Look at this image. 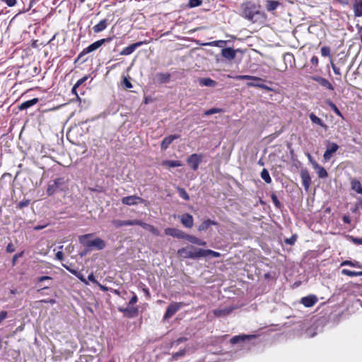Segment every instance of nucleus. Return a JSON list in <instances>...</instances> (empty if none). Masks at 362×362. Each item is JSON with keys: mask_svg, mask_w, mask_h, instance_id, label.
<instances>
[{"mask_svg": "<svg viewBox=\"0 0 362 362\" xmlns=\"http://www.w3.org/2000/svg\"><path fill=\"white\" fill-rule=\"evenodd\" d=\"M241 16L252 23H257L265 18V14L260 10V6L252 2L241 5Z\"/></svg>", "mask_w": 362, "mask_h": 362, "instance_id": "f257e3e1", "label": "nucleus"}, {"mask_svg": "<svg viewBox=\"0 0 362 362\" xmlns=\"http://www.w3.org/2000/svg\"><path fill=\"white\" fill-rule=\"evenodd\" d=\"M93 235L92 233H88L79 236L78 240L80 243L82 244L84 247L90 250L96 249L98 250H101L104 249L106 246V243L103 239L97 238L94 240H88V238Z\"/></svg>", "mask_w": 362, "mask_h": 362, "instance_id": "f03ea898", "label": "nucleus"}, {"mask_svg": "<svg viewBox=\"0 0 362 362\" xmlns=\"http://www.w3.org/2000/svg\"><path fill=\"white\" fill-rule=\"evenodd\" d=\"M180 257L185 259H199L203 257L202 248H197L194 246H188L180 249L177 251Z\"/></svg>", "mask_w": 362, "mask_h": 362, "instance_id": "7ed1b4c3", "label": "nucleus"}, {"mask_svg": "<svg viewBox=\"0 0 362 362\" xmlns=\"http://www.w3.org/2000/svg\"><path fill=\"white\" fill-rule=\"evenodd\" d=\"M338 149L339 146L336 143L327 141V148L323 155L324 160L326 161L329 160L333 153H334Z\"/></svg>", "mask_w": 362, "mask_h": 362, "instance_id": "20e7f679", "label": "nucleus"}, {"mask_svg": "<svg viewBox=\"0 0 362 362\" xmlns=\"http://www.w3.org/2000/svg\"><path fill=\"white\" fill-rule=\"evenodd\" d=\"M111 40V38L107 39H101L100 40H98L91 45H90L88 47H87L86 49L83 50V52L81 53V55L85 54L91 52H93L98 49L100 47H101L105 42H110Z\"/></svg>", "mask_w": 362, "mask_h": 362, "instance_id": "39448f33", "label": "nucleus"}, {"mask_svg": "<svg viewBox=\"0 0 362 362\" xmlns=\"http://www.w3.org/2000/svg\"><path fill=\"white\" fill-rule=\"evenodd\" d=\"M144 202L142 198L136 195L124 197L122 199V203L128 206L136 205L139 203H144Z\"/></svg>", "mask_w": 362, "mask_h": 362, "instance_id": "423d86ee", "label": "nucleus"}, {"mask_svg": "<svg viewBox=\"0 0 362 362\" xmlns=\"http://www.w3.org/2000/svg\"><path fill=\"white\" fill-rule=\"evenodd\" d=\"M182 303H171L166 310V312L164 315V319H169L173 315L175 314V313L179 310V309L181 308Z\"/></svg>", "mask_w": 362, "mask_h": 362, "instance_id": "0eeeda50", "label": "nucleus"}, {"mask_svg": "<svg viewBox=\"0 0 362 362\" xmlns=\"http://www.w3.org/2000/svg\"><path fill=\"white\" fill-rule=\"evenodd\" d=\"M165 233L167 235H170L173 237L182 239H185V236L186 235V233H184L183 231L174 228H167L166 229H165Z\"/></svg>", "mask_w": 362, "mask_h": 362, "instance_id": "6e6552de", "label": "nucleus"}, {"mask_svg": "<svg viewBox=\"0 0 362 362\" xmlns=\"http://www.w3.org/2000/svg\"><path fill=\"white\" fill-rule=\"evenodd\" d=\"M300 177L305 189L308 191L311 182V178L308 171L307 170H302L300 171Z\"/></svg>", "mask_w": 362, "mask_h": 362, "instance_id": "1a4fd4ad", "label": "nucleus"}, {"mask_svg": "<svg viewBox=\"0 0 362 362\" xmlns=\"http://www.w3.org/2000/svg\"><path fill=\"white\" fill-rule=\"evenodd\" d=\"M200 161H201V157L196 153L191 155L187 158L188 164L192 167V168L194 170H197L198 169Z\"/></svg>", "mask_w": 362, "mask_h": 362, "instance_id": "9d476101", "label": "nucleus"}, {"mask_svg": "<svg viewBox=\"0 0 362 362\" xmlns=\"http://www.w3.org/2000/svg\"><path fill=\"white\" fill-rule=\"evenodd\" d=\"M314 81H317L320 86L322 87L333 90L334 86L332 85V83L326 78H322L321 76H313L312 78Z\"/></svg>", "mask_w": 362, "mask_h": 362, "instance_id": "9b49d317", "label": "nucleus"}, {"mask_svg": "<svg viewBox=\"0 0 362 362\" xmlns=\"http://www.w3.org/2000/svg\"><path fill=\"white\" fill-rule=\"evenodd\" d=\"M142 44H143L142 42H136V43L132 44L129 46L126 47L125 48H124L121 51L120 54L121 55H129L132 53H133L135 51V49L137 47H139V46H141Z\"/></svg>", "mask_w": 362, "mask_h": 362, "instance_id": "f8f14e48", "label": "nucleus"}, {"mask_svg": "<svg viewBox=\"0 0 362 362\" xmlns=\"http://www.w3.org/2000/svg\"><path fill=\"white\" fill-rule=\"evenodd\" d=\"M182 223L187 228H192L193 226L194 220L192 215L189 214H185L180 217Z\"/></svg>", "mask_w": 362, "mask_h": 362, "instance_id": "ddd939ff", "label": "nucleus"}, {"mask_svg": "<svg viewBox=\"0 0 362 362\" xmlns=\"http://www.w3.org/2000/svg\"><path fill=\"white\" fill-rule=\"evenodd\" d=\"M317 301L315 296H308L301 298V303L307 308L313 306Z\"/></svg>", "mask_w": 362, "mask_h": 362, "instance_id": "4468645a", "label": "nucleus"}, {"mask_svg": "<svg viewBox=\"0 0 362 362\" xmlns=\"http://www.w3.org/2000/svg\"><path fill=\"white\" fill-rule=\"evenodd\" d=\"M108 25V21L107 19H103L100 21L98 24L93 27V30L95 33H100L105 30Z\"/></svg>", "mask_w": 362, "mask_h": 362, "instance_id": "2eb2a0df", "label": "nucleus"}, {"mask_svg": "<svg viewBox=\"0 0 362 362\" xmlns=\"http://www.w3.org/2000/svg\"><path fill=\"white\" fill-rule=\"evenodd\" d=\"M233 308L227 307L221 309H216L213 311V313L216 317H225L229 315L233 311Z\"/></svg>", "mask_w": 362, "mask_h": 362, "instance_id": "dca6fc26", "label": "nucleus"}, {"mask_svg": "<svg viewBox=\"0 0 362 362\" xmlns=\"http://www.w3.org/2000/svg\"><path fill=\"white\" fill-rule=\"evenodd\" d=\"M221 54L227 59L231 60L235 57V52L233 48L227 47L221 50Z\"/></svg>", "mask_w": 362, "mask_h": 362, "instance_id": "f3484780", "label": "nucleus"}, {"mask_svg": "<svg viewBox=\"0 0 362 362\" xmlns=\"http://www.w3.org/2000/svg\"><path fill=\"white\" fill-rule=\"evenodd\" d=\"M179 137L178 135H170L165 137L161 143V148L165 150L168 148L169 145L176 139Z\"/></svg>", "mask_w": 362, "mask_h": 362, "instance_id": "a211bd4d", "label": "nucleus"}, {"mask_svg": "<svg viewBox=\"0 0 362 362\" xmlns=\"http://www.w3.org/2000/svg\"><path fill=\"white\" fill-rule=\"evenodd\" d=\"M38 101H39L38 98H33L31 100H29L22 103L19 105L18 108L21 110H26V109L35 105V104H37L38 103Z\"/></svg>", "mask_w": 362, "mask_h": 362, "instance_id": "6ab92c4d", "label": "nucleus"}, {"mask_svg": "<svg viewBox=\"0 0 362 362\" xmlns=\"http://www.w3.org/2000/svg\"><path fill=\"white\" fill-rule=\"evenodd\" d=\"M185 239H186L187 240H188L191 243L196 244V245H198L204 246V245H206V242L205 241H203L201 239H199V238H197L195 236L191 235L186 234L185 236Z\"/></svg>", "mask_w": 362, "mask_h": 362, "instance_id": "aec40b11", "label": "nucleus"}, {"mask_svg": "<svg viewBox=\"0 0 362 362\" xmlns=\"http://www.w3.org/2000/svg\"><path fill=\"white\" fill-rule=\"evenodd\" d=\"M353 8L356 17H361L362 16V2L359 0H356Z\"/></svg>", "mask_w": 362, "mask_h": 362, "instance_id": "412c9836", "label": "nucleus"}, {"mask_svg": "<svg viewBox=\"0 0 362 362\" xmlns=\"http://www.w3.org/2000/svg\"><path fill=\"white\" fill-rule=\"evenodd\" d=\"M279 2L275 0H267L265 7L268 11H273L279 6Z\"/></svg>", "mask_w": 362, "mask_h": 362, "instance_id": "4be33fe9", "label": "nucleus"}, {"mask_svg": "<svg viewBox=\"0 0 362 362\" xmlns=\"http://www.w3.org/2000/svg\"><path fill=\"white\" fill-rule=\"evenodd\" d=\"M161 165L167 168L180 167L182 163L179 160H165L162 161Z\"/></svg>", "mask_w": 362, "mask_h": 362, "instance_id": "5701e85b", "label": "nucleus"}, {"mask_svg": "<svg viewBox=\"0 0 362 362\" xmlns=\"http://www.w3.org/2000/svg\"><path fill=\"white\" fill-rule=\"evenodd\" d=\"M351 189L353 190H354L358 194H362V186H361V182L358 180H357L356 179H353L351 181Z\"/></svg>", "mask_w": 362, "mask_h": 362, "instance_id": "b1692460", "label": "nucleus"}, {"mask_svg": "<svg viewBox=\"0 0 362 362\" xmlns=\"http://www.w3.org/2000/svg\"><path fill=\"white\" fill-rule=\"evenodd\" d=\"M235 79L237 80H250V81H263V80L261 78L253 76H249V75H238L234 77Z\"/></svg>", "mask_w": 362, "mask_h": 362, "instance_id": "393cba45", "label": "nucleus"}, {"mask_svg": "<svg viewBox=\"0 0 362 362\" xmlns=\"http://www.w3.org/2000/svg\"><path fill=\"white\" fill-rule=\"evenodd\" d=\"M118 310H119V311L123 313L124 314L129 315H131V316L136 315L137 312H138L137 308H131V307H127V308H119Z\"/></svg>", "mask_w": 362, "mask_h": 362, "instance_id": "a878e982", "label": "nucleus"}, {"mask_svg": "<svg viewBox=\"0 0 362 362\" xmlns=\"http://www.w3.org/2000/svg\"><path fill=\"white\" fill-rule=\"evenodd\" d=\"M254 337H255L254 335H245V334L235 336L233 338H231L230 342L232 344H235L240 341H244L247 339L253 338Z\"/></svg>", "mask_w": 362, "mask_h": 362, "instance_id": "bb28decb", "label": "nucleus"}, {"mask_svg": "<svg viewBox=\"0 0 362 362\" xmlns=\"http://www.w3.org/2000/svg\"><path fill=\"white\" fill-rule=\"evenodd\" d=\"M216 223L211 221V220H206L203 221L200 226L198 228L199 231H205L206 230L211 226L216 225Z\"/></svg>", "mask_w": 362, "mask_h": 362, "instance_id": "cd10ccee", "label": "nucleus"}, {"mask_svg": "<svg viewBox=\"0 0 362 362\" xmlns=\"http://www.w3.org/2000/svg\"><path fill=\"white\" fill-rule=\"evenodd\" d=\"M199 83L202 86L214 87L216 86V82L209 78H204L200 79Z\"/></svg>", "mask_w": 362, "mask_h": 362, "instance_id": "c85d7f7f", "label": "nucleus"}, {"mask_svg": "<svg viewBox=\"0 0 362 362\" xmlns=\"http://www.w3.org/2000/svg\"><path fill=\"white\" fill-rule=\"evenodd\" d=\"M112 224L116 228H119V227L126 226H132V220H127V221L114 220L112 221Z\"/></svg>", "mask_w": 362, "mask_h": 362, "instance_id": "c756f323", "label": "nucleus"}, {"mask_svg": "<svg viewBox=\"0 0 362 362\" xmlns=\"http://www.w3.org/2000/svg\"><path fill=\"white\" fill-rule=\"evenodd\" d=\"M262 82V81H250L247 83V86L248 87H258L263 89L269 90V88L267 86L263 84Z\"/></svg>", "mask_w": 362, "mask_h": 362, "instance_id": "7c9ffc66", "label": "nucleus"}, {"mask_svg": "<svg viewBox=\"0 0 362 362\" xmlns=\"http://www.w3.org/2000/svg\"><path fill=\"white\" fill-rule=\"evenodd\" d=\"M341 274L344 275L351 276V277L361 276H362V271L361 272H354V271H351V270H349L346 269H344L341 270Z\"/></svg>", "mask_w": 362, "mask_h": 362, "instance_id": "2f4dec72", "label": "nucleus"}, {"mask_svg": "<svg viewBox=\"0 0 362 362\" xmlns=\"http://www.w3.org/2000/svg\"><path fill=\"white\" fill-rule=\"evenodd\" d=\"M261 177L262 179L267 184H269L272 182V178L269 175V173L268 170L265 168H264L261 172Z\"/></svg>", "mask_w": 362, "mask_h": 362, "instance_id": "473e14b6", "label": "nucleus"}, {"mask_svg": "<svg viewBox=\"0 0 362 362\" xmlns=\"http://www.w3.org/2000/svg\"><path fill=\"white\" fill-rule=\"evenodd\" d=\"M315 169L317 170V173L320 178H325L327 177V173L326 170L318 165H315Z\"/></svg>", "mask_w": 362, "mask_h": 362, "instance_id": "72a5a7b5", "label": "nucleus"}, {"mask_svg": "<svg viewBox=\"0 0 362 362\" xmlns=\"http://www.w3.org/2000/svg\"><path fill=\"white\" fill-rule=\"evenodd\" d=\"M202 252L203 254V257H207L209 255H211V256H212L214 257H218L221 255L219 252L213 251L211 250L202 249Z\"/></svg>", "mask_w": 362, "mask_h": 362, "instance_id": "f704fd0d", "label": "nucleus"}, {"mask_svg": "<svg viewBox=\"0 0 362 362\" xmlns=\"http://www.w3.org/2000/svg\"><path fill=\"white\" fill-rule=\"evenodd\" d=\"M309 117L313 123L317 124L321 127L325 126L322 119L317 117L314 113L310 114Z\"/></svg>", "mask_w": 362, "mask_h": 362, "instance_id": "c9c22d12", "label": "nucleus"}, {"mask_svg": "<svg viewBox=\"0 0 362 362\" xmlns=\"http://www.w3.org/2000/svg\"><path fill=\"white\" fill-rule=\"evenodd\" d=\"M176 189H177L180 197H182L185 200L189 199V196L188 195V194L187 193V192L185 191V189L184 188L177 187Z\"/></svg>", "mask_w": 362, "mask_h": 362, "instance_id": "e433bc0d", "label": "nucleus"}, {"mask_svg": "<svg viewBox=\"0 0 362 362\" xmlns=\"http://www.w3.org/2000/svg\"><path fill=\"white\" fill-rule=\"evenodd\" d=\"M56 185L57 184H54V182L49 183L47 189V193L48 195H52L57 191L58 188Z\"/></svg>", "mask_w": 362, "mask_h": 362, "instance_id": "4c0bfd02", "label": "nucleus"}, {"mask_svg": "<svg viewBox=\"0 0 362 362\" xmlns=\"http://www.w3.org/2000/svg\"><path fill=\"white\" fill-rule=\"evenodd\" d=\"M142 228H144L145 230H147L151 232L152 233H153L156 235H158V230L150 224L144 223V225H142Z\"/></svg>", "mask_w": 362, "mask_h": 362, "instance_id": "58836bf2", "label": "nucleus"}, {"mask_svg": "<svg viewBox=\"0 0 362 362\" xmlns=\"http://www.w3.org/2000/svg\"><path fill=\"white\" fill-rule=\"evenodd\" d=\"M327 104L329 105V106L331 107V109L334 112V113L336 115H337L338 116L342 117V114L341 112L339 111V110L338 109V107L335 105V104H334L332 101H328L327 102Z\"/></svg>", "mask_w": 362, "mask_h": 362, "instance_id": "ea45409f", "label": "nucleus"}, {"mask_svg": "<svg viewBox=\"0 0 362 362\" xmlns=\"http://www.w3.org/2000/svg\"><path fill=\"white\" fill-rule=\"evenodd\" d=\"M221 112V109L219 108H211L204 112V115L206 116L219 113Z\"/></svg>", "mask_w": 362, "mask_h": 362, "instance_id": "a19ab883", "label": "nucleus"}, {"mask_svg": "<svg viewBox=\"0 0 362 362\" xmlns=\"http://www.w3.org/2000/svg\"><path fill=\"white\" fill-rule=\"evenodd\" d=\"M53 182L54 184H57V188H61L62 189H63L62 186L65 184L64 179L61 177L55 179Z\"/></svg>", "mask_w": 362, "mask_h": 362, "instance_id": "79ce46f5", "label": "nucleus"}, {"mask_svg": "<svg viewBox=\"0 0 362 362\" xmlns=\"http://www.w3.org/2000/svg\"><path fill=\"white\" fill-rule=\"evenodd\" d=\"M202 1L201 0H189V6L190 8H194L196 6H199L202 4Z\"/></svg>", "mask_w": 362, "mask_h": 362, "instance_id": "37998d69", "label": "nucleus"}, {"mask_svg": "<svg viewBox=\"0 0 362 362\" xmlns=\"http://www.w3.org/2000/svg\"><path fill=\"white\" fill-rule=\"evenodd\" d=\"M321 54L323 57H328L330 54V48L329 47H322L321 48Z\"/></svg>", "mask_w": 362, "mask_h": 362, "instance_id": "c03bdc74", "label": "nucleus"}, {"mask_svg": "<svg viewBox=\"0 0 362 362\" xmlns=\"http://www.w3.org/2000/svg\"><path fill=\"white\" fill-rule=\"evenodd\" d=\"M62 248H63V246H62H62H60V247H59V249L60 250H59V251L56 253V259H58V260H59V261H62V260H63V259H64V254H63V252H62Z\"/></svg>", "mask_w": 362, "mask_h": 362, "instance_id": "a18cd8bd", "label": "nucleus"}, {"mask_svg": "<svg viewBox=\"0 0 362 362\" xmlns=\"http://www.w3.org/2000/svg\"><path fill=\"white\" fill-rule=\"evenodd\" d=\"M122 84L127 89L131 88L132 87V83L127 79V77H124Z\"/></svg>", "mask_w": 362, "mask_h": 362, "instance_id": "49530a36", "label": "nucleus"}, {"mask_svg": "<svg viewBox=\"0 0 362 362\" xmlns=\"http://www.w3.org/2000/svg\"><path fill=\"white\" fill-rule=\"evenodd\" d=\"M29 204H30L29 199H24L18 204V207L20 209H22V208H24V207L28 206Z\"/></svg>", "mask_w": 362, "mask_h": 362, "instance_id": "de8ad7c7", "label": "nucleus"}, {"mask_svg": "<svg viewBox=\"0 0 362 362\" xmlns=\"http://www.w3.org/2000/svg\"><path fill=\"white\" fill-rule=\"evenodd\" d=\"M349 238L355 245H362V238H354L352 236H351Z\"/></svg>", "mask_w": 362, "mask_h": 362, "instance_id": "09e8293b", "label": "nucleus"}, {"mask_svg": "<svg viewBox=\"0 0 362 362\" xmlns=\"http://www.w3.org/2000/svg\"><path fill=\"white\" fill-rule=\"evenodd\" d=\"M331 66H332V68L334 74L336 75L340 76L341 75L340 69L339 67L336 66V65L332 62H331Z\"/></svg>", "mask_w": 362, "mask_h": 362, "instance_id": "8fccbe9b", "label": "nucleus"}, {"mask_svg": "<svg viewBox=\"0 0 362 362\" xmlns=\"http://www.w3.org/2000/svg\"><path fill=\"white\" fill-rule=\"evenodd\" d=\"M158 76L162 81H167L170 78L169 74H159Z\"/></svg>", "mask_w": 362, "mask_h": 362, "instance_id": "3c124183", "label": "nucleus"}, {"mask_svg": "<svg viewBox=\"0 0 362 362\" xmlns=\"http://www.w3.org/2000/svg\"><path fill=\"white\" fill-rule=\"evenodd\" d=\"M76 277L78 279H80V281L81 282H83V284H85L86 285L88 284L87 279L84 277V276L83 275V274L81 272H79V275H77Z\"/></svg>", "mask_w": 362, "mask_h": 362, "instance_id": "603ef678", "label": "nucleus"}, {"mask_svg": "<svg viewBox=\"0 0 362 362\" xmlns=\"http://www.w3.org/2000/svg\"><path fill=\"white\" fill-rule=\"evenodd\" d=\"M273 203L275 204L276 206L279 207L280 202L277 199V197L275 194H272L271 196Z\"/></svg>", "mask_w": 362, "mask_h": 362, "instance_id": "864d4df0", "label": "nucleus"}, {"mask_svg": "<svg viewBox=\"0 0 362 362\" xmlns=\"http://www.w3.org/2000/svg\"><path fill=\"white\" fill-rule=\"evenodd\" d=\"M88 78V76H85L84 77L80 78L79 80L77 81V82L76 83V86H81V84H83L87 79Z\"/></svg>", "mask_w": 362, "mask_h": 362, "instance_id": "5fc2aeb1", "label": "nucleus"}, {"mask_svg": "<svg viewBox=\"0 0 362 362\" xmlns=\"http://www.w3.org/2000/svg\"><path fill=\"white\" fill-rule=\"evenodd\" d=\"M186 340H187V339H186V338H185V337H180V338H179L178 339H177L176 341H173V342L172 343V346H177L178 344H180V343H182V342H183V341H186Z\"/></svg>", "mask_w": 362, "mask_h": 362, "instance_id": "6e6d98bb", "label": "nucleus"}, {"mask_svg": "<svg viewBox=\"0 0 362 362\" xmlns=\"http://www.w3.org/2000/svg\"><path fill=\"white\" fill-rule=\"evenodd\" d=\"M185 353V350H182L180 351L176 352L173 354V358L175 359H177L179 357L182 356Z\"/></svg>", "mask_w": 362, "mask_h": 362, "instance_id": "4d7b16f0", "label": "nucleus"}, {"mask_svg": "<svg viewBox=\"0 0 362 362\" xmlns=\"http://www.w3.org/2000/svg\"><path fill=\"white\" fill-rule=\"evenodd\" d=\"M88 280L94 283V284H98V281L95 279L94 275L93 273L90 274L88 276Z\"/></svg>", "mask_w": 362, "mask_h": 362, "instance_id": "13d9d810", "label": "nucleus"}, {"mask_svg": "<svg viewBox=\"0 0 362 362\" xmlns=\"http://www.w3.org/2000/svg\"><path fill=\"white\" fill-rule=\"evenodd\" d=\"M138 300V298H137V296L136 294H134V296L132 297V298L130 299L129 302V305H133V304H135Z\"/></svg>", "mask_w": 362, "mask_h": 362, "instance_id": "bf43d9fd", "label": "nucleus"}, {"mask_svg": "<svg viewBox=\"0 0 362 362\" xmlns=\"http://www.w3.org/2000/svg\"><path fill=\"white\" fill-rule=\"evenodd\" d=\"M8 6H13L16 4V0H4Z\"/></svg>", "mask_w": 362, "mask_h": 362, "instance_id": "052dcab7", "label": "nucleus"}, {"mask_svg": "<svg viewBox=\"0 0 362 362\" xmlns=\"http://www.w3.org/2000/svg\"><path fill=\"white\" fill-rule=\"evenodd\" d=\"M310 62L315 65V66H317L318 64V58L316 57V56H313L311 59H310Z\"/></svg>", "mask_w": 362, "mask_h": 362, "instance_id": "680f3d73", "label": "nucleus"}, {"mask_svg": "<svg viewBox=\"0 0 362 362\" xmlns=\"http://www.w3.org/2000/svg\"><path fill=\"white\" fill-rule=\"evenodd\" d=\"M353 262L350 260H345L341 263V266H350L352 267Z\"/></svg>", "mask_w": 362, "mask_h": 362, "instance_id": "e2e57ef3", "label": "nucleus"}, {"mask_svg": "<svg viewBox=\"0 0 362 362\" xmlns=\"http://www.w3.org/2000/svg\"><path fill=\"white\" fill-rule=\"evenodd\" d=\"M144 222L139 221V220H132V226L139 225L142 227V225H144Z\"/></svg>", "mask_w": 362, "mask_h": 362, "instance_id": "0e129e2a", "label": "nucleus"}, {"mask_svg": "<svg viewBox=\"0 0 362 362\" xmlns=\"http://www.w3.org/2000/svg\"><path fill=\"white\" fill-rule=\"evenodd\" d=\"M6 251L8 252H13L14 251V247L12 244H8L6 247Z\"/></svg>", "mask_w": 362, "mask_h": 362, "instance_id": "69168bd1", "label": "nucleus"}, {"mask_svg": "<svg viewBox=\"0 0 362 362\" xmlns=\"http://www.w3.org/2000/svg\"><path fill=\"white\" fill-rule=\"evenodd\" d=\"M296 241V238L294 237H292L290 239H286V243L289 244V245H293Z\"/></svg>", "mask_w": 362, "mask_h": 362, "instance_id": "338daca9", "label": "nucleus"}, {"mask_svg": "<svg viewBox=\"0 0 362 362\" xmlns=\"http://www.w3.org/2000/svg\"><path fill=\"white\" fill-rule=\"evenodd\" d=\"M352 267L361 268L362 265L360 262L354 261L353 262Z\"/></svg>", "mask_w": 362, "mask_h": 362, "instance_id": "774afa93", "label": "nucleus"}]
</instances>
